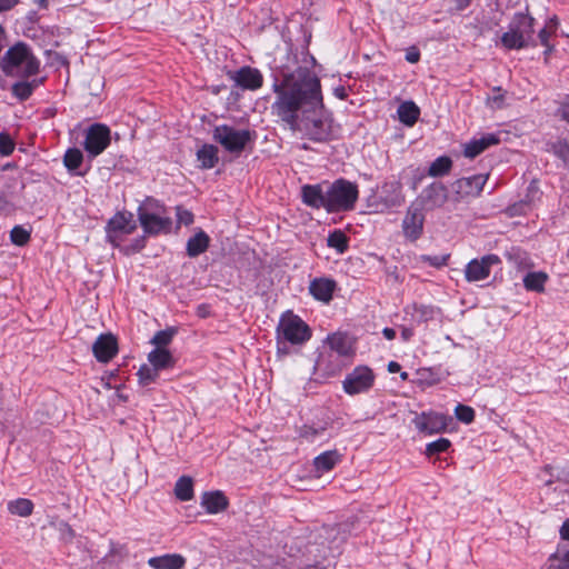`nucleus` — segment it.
Masks as SVG:
<instances>
[{
  "instance_id": "f257e3e1",
  "label": "nucleus",
  "mask_w": 569,
  "mask_h": 569,
  "mask_svg": "<svg viewBox=\"0 0 569 569\" xmlns=\"http://www.w3.org/2000/svg\"><path fill=\"white\" fill-rule=\"evenodd\" d=\"M273 91L271 112L290 130L298 126L303 113L323 108L320 79L308 69L299 70L297 77L286 76L280 83L276 81Z\"/></svg>"
},
{
  "instance_id": "f03ea898",
  "label": "nucleus",
  "mask_w": 569,
  "mask_h": 569,
  "mask_svg": "<svg viewBox=\"0 0 569 569\" xmlns=\"http://www.w3.org/2000/svg\"><path fill=\"white\" fill-rule=\"evenodd\" d=\"M358 198V184L345 178H339L331 183L301 187L302 202L312 209H325L328 213L353 210Z\"/></svg>"
},
{
  "instance_id": "7ed1b4c3",
  "label": "nucleus",
  "mask_w": 569,
  "mask_h": 569,
  "mask_svg": "<svg viewBox=\"0 0 569 569\" xmlns=\"http://www.w3.org/2000/svg\"><path fill=\"white\" fill-rule=\"evenodd\" d=\"M0 69L8 77L28 79L40 71V60L33 54L29 44L18 41L0 59Z\"/></svg>"
},
{
  "instance_id": "20e7f679",
  "label": "nucleus",
  "mask_w": 569,
  "mask_h": 569,
  "mask_svg": "<svg viewBox=\"0 0 569 569\" xmlns=\"http://www.w3.org/2000/svg\"><path fill=\"white\" fill-rule=\"evenodd\" d=\"M536 19L528 12H516L509 22L508 30L502 33L500 41L507 50H521L525 48H536L538 46L535 38Z\"/></svg>"
},
{
  "instance_id": "39448f33",
  "label": "nucleus",
  "mask_w": 569,
  "mask_h": 569,
  "mask_svg": "<svg viewBox=\"0 0 569 569\" xmlns=\"http://www.w3.org/2000/svg\"><path fill=\"white\" fill-rule=\"evenodd\" d=\"M322 108L313 109L301 116L298 126L292 131L303 133L313 142H329L336 138V129L331 116L321 111Z\"/></svg>"
},
{
  "instance_id": "423d86ee",
  "label": "nucleus",
  "mask_w": 569,
  "mask_h": 569,
  "mask_svg": "<svg viewBox=\"0 0 569 569\" xmlns=\"http://www.w3.org/2000/svg\"><path fill=\"white\" fill-rule=\"evenodd\" d=\"M311 329L299 316L290 311L287 312L280 318L277 327L278 352L287 353L286 342L303 345L311 338Z\"/></svg>"
},
{
  "instance_id": "0eeeda50",
  "label": "nucleus",
  "mask_w": 569,
  "mask_h": 569,
  "mask_svg": "<svg viewBox=\"0 0 569 569\" xmlns=\"http://www.w3.org/2000/svg\"><path fill=\"white\" fill-rule=\"evenodd\" d=\"M212 137L226 151L238 157L249 144L254 143L257 132L249 129H236L229 124H220L214 127Z\"/></svg>"
},
{
  "instance_id": "6e6552de",
  "label": "nucleus",
  "mask_w": 569,
  "mask_h": 569,
  "mask_svg": "<svg viewBox=\"0 0 569 569\" xmlns=\"http://www.w3.org/2000/svg\"><path fill=\"white\" fill-rule=\"evenodd\" d=\"M138 228L134 216L131 211H117L106 224V233L108 242L113 247H119L123 236L133 233Z\"/></svg>"
},
{
  "instance_id": "1a4fd4ad",
  "label": "nucleus",
  "mask_w": 569,
  "mask_h": 569,
  "mask_svg": "<svg viewBox=\"0 0 569 569\" xmlns=\"http://www.w3.org/2000/svg\"><path fill=\"white\" fill-rule=\"evenodd\" d=\"M110 143L111 130L107 124L96 122L86 129L82 146L90 160L101 154Z\"/></svg>"
},
{
  "instance_id": "9d476101",
  "label": "nucleus",
  "mask_w": 569,
  "mask_h": 569,
  "mask_svg": "<svg viewBox=\"0 0 569 569\" xmlns=\"http://www.w3.org/2000/svg\"><path fill=\"white\" fill-rule=\"evenodd\" d=\"M376 375L368 366H357L342 381V389L349 396L368 392L375 385Z\"/></svg>"
},
{
  "instance_id": "9b49d317",
  "label": "nucleus",
  "mask_w": 569,
  "mask_h": 569,
  "mask_svg": "<svg viewBox=\"0 0 569 569\" xmlns=\"http://www.w3.org/2000/svg\"><path fill=\"white\" fill-rule=\"evenodd\" d=\"M449 198L447 187L440 181H433L427 186L412 202V207L431 211L441 208Z\"/></svg>"
},
{
  "instance_id": "f8f14e48",
  "label": "nucleus",
  "mask_w": 569,
  "mask_h": 569,
  "mask_svg": "<svg viewBox=\"0 0 569 569\" xmlns=\"http://www.w3.org/2000/svg\"><path fill=\"white\" fill-rule=\"evenodd\" d=\"M452 421L450 416L436 411H423L412 420L416 429L425 435L440 433L447 430L448 425Z\"/></svg>"
},
{
  "instance_id": "ddd939ff",
  "label": "nucleus",
  "mask_w": 569,
  "mask_h": 569,
  "mask_svg": "<svg viewBox=\"0 0 569 569\" xmlns=\"http://www.w3.org/2000/svg\"><path fill=\"white\" fill-rule=\"evenodd\" d=\"M500 262V257L495 253L485 254L479 259L475 258L467 263L465 278L468 282L485 280L490 276L491 267Z\"/></svg>"
},
{
  "instance_id": "4468645a",
  "label": "nucleus",
  "mask_w": 569,
  "mask_h": 569,
  "mask_svg": "<svg viewBox=\"0 0 569 569\" xmlns=\"http://www.w3.org/2000/svg\"><path fill=\"white\" fill-rule=\"evenodd\" d=\"M227 76L241 90L257 91L263 86V76L257 68L243 66L234 71H228Z\"/></svg>"
},
{
  "instance_id": "2eb2a0df",
  "label": "nucleus",
  "mask_w": 569,
  "mask_h": 569,
  "mask_svg": "<svg viewBox=\"0 0 569 569\" xmlns=\"http://www.w3.org/2000/svg\"><path fill=\"white\" fill-rule=\"evenodd\" d=\"M487 180L488 174L481 173L457 179L451 184V189L455 194V201H460L467 197L479 196Z\"/></svg>"
},
{
  "instance_id": "dca6fc26",
  "label": "nucleus",
  "mask_w": 569,
  "mask_h": 569,
  "mask_svg": "<svg viewBox=\"0 0 569 569\" xmlns=\"http://www.w3.org/2000/svg\"><path fill=\"white\" fill-rule=\"evenodd\" d=\"M138 221L143 232L149 237L169 234L172 230V219L166 214L140 213Z\"/></svg>"
},
{
  "instance_id": "f3484780",
  "label": "nucleus",
  "mask_w": 569,
  "mask_h": 569,
  "mask_svg": "<svg viewBox=\"0 0 569 569\" xmlns=\"http://www.w3.org/2000/svg\"><path fill=\"white\" fill-rule=\"evenodd\" d=\"M118 340L112 333H101L92 345L97 361L107 363L118 353Z\"/></svg>"
},
{
  "instance_id": "a211bd4d",
  "label": "nucleus",
  "mask_w": 569,
  "mask_h": 569,
  "mask_svg": "<svg viewBox=\"0 0 569 569\" xmlns=\"http://www.w3.org/2000/svg\"><path fill=\"white\" fill-rule=\"evenodd\" d=\"M422 211V209H418L411 204L408 208L407 214L402 221L403 233L408 239L412 241L419 239L422 234L425 222V216Z\"/></svg>"
},
{
  "instance_id": "6ab92c4d",
  "label": "nucleus",
  "mask_w": 569,
  "mask_h": 569,
  "mask_svg": "<svg viewBox=\"0 0 569 569\" xmlns=\"http://www.w3.org/2000/svg\"><path fill=\"white\" fill-rule=\"evenodd\" d=\"M379 199L387 208L401 206L405 201L401 182L396 179L383 182L379 190Z\"/></svg>"
},
{
  "instance_id": "aec40b11",
  "label": "nucleus",
  "mask_w": 569,
  "mask_h": 569,
  "mask_svg": "<svg viewBox=\"0 0 569 569\" xmlns=\"http://www.w3.org/2000/svg\"><path fill=\"white\" fill-rule=\"evenodd\" d=\"M337 282L333 279L320 277L310 281L309 292L318 301L328 303L332 300Z\"/></svg>"
},
{
  "instance_id": "412c9836",
  "label": "nucleus",
  "mask_w": 569,
  "mask_h": 569,
  "mask_svg": "<svg viewBox=\"0 0 569 569\" xmlns=\"http://www.w3.org/2000/svg\"><path fill=\"white\" fill-rule=\"evenodd\" d=\"M500 143V138L497 133H487L480 138H475L465 144L463 154L466 158L473 159L482 153L491 146Z\"/></svg>"
},
{
  "instance_id": "4be33fe9",
  "label": "nucleus",
  "mask_w": 569,
  "mask_h": 569,
  "mask_svg": "<svg viewBox=\"0 0 569 569\" xmlns=\"http://www.w3.org/2000/svg\"><path fill=\"white\" fill-rule=\"evenodd\" d=\"M327 345L330 349L329 358L349 357L352 355V345L346 333L336 332L327 338Z\"/></svg>"
},
{
  "instance_id": "5701e85b",
  "label": "nucleus",
  "mask_w": 569,
  "mask_h": 569,
  "mask_svg": "<svg viewBox=\"0 0 569 569\" xmlns=\"http://www.w3.org/2000/svg\"><path fill=\"white\" fill-rule=\"evenodd\" d=\"M201 506L208 513L214 515L224 511L229 506V501L220 490L204 491L201 496Z\"/></svg>"
},
{
  "instance_id": "b1692460",
  "label": "nucleus",
  "mask_w": 569,
  "mask_h": 569,
  "mask_svg": "<svg viewBox=\"0 0 569 569\" xmlns=\"http://www.w3.org/2000/svg\"><path fill=\"white\" fill-rule=\"evenodd\" d=\"M541 194L542 192L539 189L538 182L536 180H532L527 187L525 198L521 199L519 202L510 206L508 208V211L510 212L511 216L522 214L525 212L526 207H530L532 203L540 200Z\"/></svg>"
},
{
  "instance_id": "393cba45",
  "label": "nucleus",
  "mask_w": 569,
  "mask_h": 569,
  "mask_svg": "<svg viewBox=\"0 0 569 569\" xmlns=\"http://www.w3.org/2000/svg\"><path fill=\"white\" fill-rule=\"evenodd\" d=\"M210 246V237L202 230L199 229L192 237L187 241L186 252L190 258H196L208 250Z\"/></svg>"
},
{
  "instance_id": "a878e982",
  "label": "nucleus",
  "mask_w": 569,
  "mask_h": 569,
  "mask_svg": "<svg viewBox=\"0 0 569 569\" xmlns=\"http://www.w3.org/2000/svg\"><path fill=\"white\" fill-rule=\"evenodd\" d=\"M148 563L153 569H182L186 565V559L178 553H168L152 557L148 560Z\"/></svg>"
},
{
  "instance_id": "bb28decb",
  "label": "nucleus",
  "mask_w": 569,
  "mask_h": 569,
  "mask_svg": "<svg viewBox=\"0 0 569 569\" xmlns=\"http://www.w3.org/2000/svg\"><path fill=\"white\" fill-rule=\"evenodd\" d=\"M148 361L159 371L173 368L176 363L172 353L166 348L153 349L148 355Z\"/></svg>"
},
{
  "instance_id": "cd10ccee",
  "label": "nucleus",
  "mask_w": 569,
  "mask_h": 569,
  "mask_svg": "<svg viewBox=\"0 0 569 569\" xmlns=\"http://www.w3.org/2000/svg\"><path fill=\"white\" fill-rule=\"evenodd\" d=\"M341 455L338 450H328L313 459V467L317 472L325 473L329 472L335 468V466L340 462Z\"/></svg>"
},
{
  "instance_id": "c85d7f7f",
  "label": "nucleus",
  "mask_w": 569,
  "mask_h": 569,
  "mask_svg": "<svg viewBox=\"0 0 569 569\" xmlns=\"http://www.w3.org/2000/svg\"><path fill=\"white\" fill-rule=\"evenodd\" d=\"M43 80L44 78L33 79L32 81H17L11 87V93L19 101L23 102L32 96L34 89L38 88Z\"/></svg>"
},
{
  "instance_id": "c756f323",
  "label": "nucleus",
  "mask_w": 569,
  "mask_h": 569,
  "mask_svg": "<svg viewBox=\"0 0 569 569\" xmlns=\"http://www.w3.org/2000/svg\"><path fill=\"white\" fill-rule=\"evenodd\" d=\"M218 147L214 144L204 143L197 151V160L200 162L201 169H212L219 161Z\"/></svg>"
},
{
  "instance_id": "7c9ffc66",
  "label": "nucleus",
  "mask_w": 569,
  "mask_h": 569,
  "mask_svg": "<svg viewBox=\"0 0 569 569\" xmlns=\"http://www.w3.org/2000/svg\"><path fill=\"white\" fill-rule=\"evenodd\" d=\"M342 362L339 358H329V353L322 352L317 360V369L326 377H333L341 371Z\"/></svg>"
},
{
  "instance_id": "2f4dec72",
  "label": "nucleus",
  "mask_w": 569,
  "mask_h": 569,
  "mask_svg": "<svg viewBox=\"0 0 569 569\" xmlns=\"http://www.w3.org/2000/svg\"><path fill=\"white\" fill-rule=\"evenodd\" d=\"M400 122L412 127L419 119L420 109L413 101L402 102L397 110Z\"/></svg>"
},
{
  "instance_id": "473e14b6",
  "label": "nucleus",
  "mask_w": 569,
  "mask_h": 569,
  "mask_svg": "<svg viewBox=\"0 0 569 569\" xmlns=\"http://www.w3.org/2000/svg\"><path fill=\"white\" fill-rule=\"evenodd\" d=\"M546 151L552 153L561 160L565 167L569 168V140L567 138H558L555 141L547 142Z\"/></svg>"
},
{
  "instance_id": "72a5a7b5",
  "label": "nucleus",
  "mask_w": 569,
  "mask_h": 569,
  "mask_svg": "<svg viewBox=\"0 0 569 569\" xmlns=\"http://www.w3.org/2000/svg\"><path fill=\"white\" fill-rule=\"evenodd\" d=\"M83 162V153L78 148H69L63 157V164L68 169L69 172L74 173L77 176H84L86 172H79L78 169L81 167Z\"/></svg>"
},
{
  "instance_id": "f704fd0d",
  "label": "nucleus",
  "mask_w": 569,
  "mask_h": 569,
  "mask_svg": "<svg viewBox=\"0 0 569 569\" xmlns=\"http://www.w3.org/2000/svg\"><path fill=\"white\" fill-rule=\"evenodd\" d=\"M451 169V158L448 156H440L430 163L427 174L432 178H441L449 174Z\"/></svg>"
},
{
  "instance_id": "c9c22d12",
  "label": "nucleus",
  "mask_w": 569,
  "mask_h": 569,
  "mask_svg": "<svg viewBox=\"0 0 569 569\" xmlns=\"http://www.w3.org/2000/svg\"><path fill=\"white\" fill-rule=\"evenodd\" d=\"M547 280H548V274L543 271L528 272L523 277V287L528 291L543 292L545 284H546Z\"/></svg>"
},
{
  "instance_id": "e433bc0d",
  "label": "nucleus",
  "mask_w": 569,
  "mask_h": 569,
  "mask_svg": "<svg viewBox=\"0 0 569 569\" xmlns=\"http://www.w3.org/2000/svg\"><path fill=\"white\" fill-rule=\"evenodd\" d=\"M174 495L180 501H189L193 498V481L191 477H180L174 486Z\"/></svg>"
},
{
  "instance_id": "4c0bfd02",
  "label": "nucleus",
  "mask_w": 569,
  "mask_h": 569,
  "mask_svg": "<svg viewBox=\"0 0 569 569\" xmlns=\"http://www.w3.org/2000/svg\"><path fill=\"white\" fill-rule=\"evenodd\" d=\"M166 206L160 200L153 197H146V199L139 204L137 209L138 217H140V213L166 214Z\"/></svg>"
},
{
  "instance_id": "58836bf2",
  "label": "nucleus",
  "mask_w": 569,
  "mask_h": 569,
  "mask_svg": "<svg viewBox=\"0 0 569 569\" xmlns=\"http://www.w3.org/2000/svg\"><path fill=\"white\" fill-rule=\"evenodd\" d=\"M8 511L11 515L28 517L33 511V502L27 498H18L8 502Z\"/></svg>"
},
{
  "instance_id": "ea45409f",
  "label": "nucleus",
  "mask_w": 569,
  "mask_h": 569,
  "mask_svg": "<svg viewBox=\"0 0 569 569\" xmlns=\"http://www.w3.org/2000/svg\"><path fill=\"white\" fill-rule=\"evenodd\" d=\"M327 246L336 249L338 253H343L349 248V238L342 230L336 229L329 233Z\"/></svg>"
},
{
  "instance_id": "a19ab883",
  "label": "nucleus",
  "mask_w": 569,
  "mask_h": 569,
  "mask_svg": "<svg viewBox=\"0 0 569 569\" xmlns=\"http://www.w3.org/2000/svg\"><path fill=\"white\" fill-rule=\"evenodd\" d=\"M559 21L556 16L548 19L545 27L538 32V44L547 46L550 42V38L556 34L558 30Z\"/></svg>"
},
{
  "instance_id": "79ce46f5",
  "label": "nucleus",
  "mask_w": 569,
  "mask_h": 569,
  "mask_svg": "<svg viewBox=\"0 0 569 569\" xmlns=\"http://www.w3.org/2000/svg\"><path fill=\"white\" fill-rule=\"evenodd\" d=\"M329 423L323 422L319 426L315 425H303L299 429V437L306 439L307 441L312 442L317 437L323 435V432L328 429Z\"/></svg>"
},
{
  "instance_id": "37998d69",
  "label": "nucleus",
  "mask_w": 569,
  "mask_h": 569,
  "mask_svg": "<svg viewBox=\"0 0 569 569\" xmlns=\"http://www.w3.org/2000/svg\"><path fill=\"white\" fill-rule=\"evenodd\" d=\"M139 383L143 387L153 383L159 378V370L153 366L142 365L137 372Z\"/></svg>"
},
{
  "instance_id": "c03bdc74",
  "label": "nucleus",
  "mask_w": 569,
  "mask_h": 569,
  "mask_svg": "<svg viewBox=\"0 0 569 569\" xmlns=\"http://www.w3.org/2000/svg\"><path fill=\"white\" fill-rule=\"evenodd\" d=\"M177 332H178V329L174 327H170L164 330H159L156 332V335L151 339V343L157 346V348H164L171 343V341Z\"/></svg>"
},
{
  "instance_id": "a18cd8bd",
  "label": "nucleus",
  "mask_w": 569,
  "mask_h": 569,
  "mask_svg": "<svg viewBox=\"0 0 569 569\" xmlns=\"http://www.w3.org/2000/svg\"><path fill=\"white\" fill-rule=\"evenodd\" d=\"M412 309V317L419 323L428 322L435 318L436 311L432 306L413 303Z\"/></svg>"
},
{
  "instance_id": "49530a36",
  "label": "nucleus",
  "mask_w": 569,
  "mask_h": 569,
  "mask_svg": "<svg viewBox=\"0 0 569 569\" xmlns=\"http://www.w3.org/2000/svg\"><path fill=\"white\" fill-rule=\"evenodd\" d=\"M147 237H149V236L143 232L142 236L134 238L130 243H128L123 247L119 246L118 248L126 256H131V254L138 253L146 248Z\"/></svg>"
},
{
  "instance_id": "de8ad7c7",
  "label": "nucleus",
  "mask_w": 569,
  "mask_h": 569,
  "mask_svg": "<svg viewBox=\"0 0 569 569\" xmlns=\"http://www.w3.org/2000/svg\"><path fill=\"white\" fill-rule=\"evenodd\" d=\"M451 446V442L447 438H439L436 441H432L426 447V456L432 457L442 452H446Z\"/></svg>"
},
{
  "instance_id": "09e8293b",
  "label": "nucleus",
  "mask_w": 569,
  "mask_h": 569,
  "mask_svg": "<svg viewBox=\"0 0 569 569\" xmlns=\"http://www.w3.org/2000/svg\"><path fill=\"white\" fill-rule=\"evenodd\" d=\"M505 256L509 262H512L518 268H525L528 266V254L520 248H511Z\"/></svg>"
},
{
  "instance_id": "8fccbe9b",
  "label": "nucleus",
  "mask_w": 569,
  "mask_h": 569,
  "mask_svg": "<svg viewBox=\"0 0 569 569\" xmlns=\"http://www.w3.org/2000/svg\"><path fill=\"white\" fill-rule=\"evenodd\" d=\"M455 416L460 422L470 425L475 421L476 412L470 406L459 403L455 408Z\"/></svg>"
},
{
  "instance_id": "3c124183",
  "label": "nucleus",
  "mask_w": 569,
  "mask_h": 569,
  "mask_svg": "<svg viewBox=\"0 0 569 569\" xmlns=\"http://www.w3.org/2000/svg\"><path fill=\"white\" fill-rule=\"evenodd\" d=\"M11 242L16 246H24L30 240V232L21 226H14L10 232Z\"/></svg>"
},
{
  "instance_id": "603ef678",
  "label": "nucleus",
  "mask_w": 569,
  "mask_h": 569,
  "mask_svg": "<svg viewBox=\"0 0 569 569\" xmlns=\"http://www.w3.org/2000/svg\"><path fill=\"white\" fill-rule=\"evenodd\" d=\"M176 217H177V229L181 226H191L194 221V214L186 209L183 206L176 207Z\"/></svg>"
},
{
  "instance_id": "864d4df0",
  "label": "nucleus",
  "mask_w": 569,
  "mask_h": 569,
  "mask_svg": "<svg viewBox=\"0 0 569 569\" xmlns=\"http://www.w3.org/2000/svg\"><path fill=\"white\" fill-rule=\"evenodd\" d=\"M14 141L7 132H0V154L3 157L10 156L14 150Z\"/></svg>"
},
{
  "instance_id": "5fc2aeb1",
  "label": "nucleus",
  "mask_w": 569,
  "mask_h": 569,
  "mask_svg": "<svg viewBox=\"0 0 569 569\" xmlns=\"http://www.w3.org/2000/svg\"><path fill=\"white\" fill-rule=\"evenodd\" d=\"M421 259H422L423 262H427L431 267L441 268V267L448 264V261L450 259V254L449 253L441 254V256L425 254V256L421 257Z\"/></svg>"
},
{
  "instance_id": "6e6d98bb",
  "label": "nucleus",
  "mask_w": 569,
  "mask_h": 569,
  "mask_svg": "<svg viewBox=\"0 0 569 569\" xmlns=\"http://www.w3.org/2000/svg\"><path fill=\"white\" fill-rule=\"evenodd\" d=\"M556 117L569 123V94H566L559 102L556 110Z\"/></svg>"
},
{
  "instance_id": "4d7b16f0",
  "label": "nucleus",
  "mask_w": 569,
  "mask_h": 569,
  "mask_svg": "<svg viewBox=\"0 0 569 569\" xmlns=\"http://www.w3.org/2000/svg\"><path fill=\"white\" fill-rule=\"evenodd\" d=\"M495 92L493 96L487 99L488 103H490L493 108L501 109L505 106V91L501 87H495L492 89Z\"/></svg>"
},
{
  "instance_id": "13d9d810",
  "label": "nucleus",
  "mask_w": 569,
  "mask_h": 569,
  "mask_svg": "<svg viewBox=\"0 0 569 569\" xmlns=\"http://www.w3.org/2000/svg\"><path fill=\"white\" fill-rule=\"evenodd\" d=\"M420 57H421L420 50L416 46H412L407 49L405 59L409 63H417V62H419Z\"/></svg>"
},
{
  "instance_id": "bf43d9fd",
  "label": "nucleus",
  "mask_w": 569,
  "mask_h": 569,
  "mask_svg": "<svg viewBox=\"0 0 569 569\" xmlns=\"http://www.w3.org/2000/svg\"><path fill=\"white\" fill-rule=\"evenodd\" d=\"M569 566V550L563 555L561 559L558 560V563H550L548 569H563Z\"/></svg>"
},
{
  "instance_id": "052dcab7",
  "label": "nucleus",
  "mask_w": 569,
  "mask_h": 569,
  "mask_svg": "<svg viewBox=\"0 0 569 569\" xmlns=\"http://www.w3.org/2000/svg\"><path fill=\"white\" fill-rule=\"evenodd\" d=\"M12 203L4 194H0V213H9L12 210Z\"/></svg>"
},
{
  "instance_id": "680f3d73",
  "label": "nucleus",
  "mask_w": 569,
  "mask_h": 569,
  "mask_svg": "<svg viewBox=\"0 0 569 569\" xmlns=\"http://www.w3.org/2000/svg\"><path fill=\"white\" fill-rule=\"evenodd\" d=\"M20 0H0V13L13 9Z\"/></svg>"
},
{
  "instance_id": "e2e57ef3",
  "label": "nucleus",
  "mask_w": 569,
  "mask_h": 569,
  "mask_svg": "<svg viewBox=\"0 0 569 569\" xmlns=\"http://www.w3.org/2000/svg\"><path fill=\"white\" fill-rule=\"evenodd\" d=\"M559 533L562 540H569V518L563 521Z\"/></svg>"
},
{
  "instance_id": "0e129e2a",
  "label": "nucleus",
  "mask_w": 569,
  "mask_h": 569,
  "mask_svg": "<svg viewBox=\"0 0 569 569\" xmlns=\"http://www.w3.org/2000/svg\"><path fill=\"white\" fill-rule=\"evenodd\" d=\"M197 315L200 317V318H206L209 316V307L208 305H200L198 306L197 308Z\"/></svg>"
},
{
  "instance_id": "69168bd1",
  "label": "nucleus",
  "mask_w": 569,
  "mask_h": 569,
  "mask_svg": "<svg viewBox=\"0 0 569 569\" xmlns=\"http://www.w3.org/2000/svg\"><path fill=\"white\" fill-rule=\"evenodd\" d=\"M335 96L341 100H345L347 98V91L343 86H339L335 89Z\"/></svg>"
},
{
  "instance_id": "338daca9",
  "label": "nucleus",
  "mask_w": 569,
  "mask_h": 569,
  "mask_svg": "<svg viewBox=\"0 0 569 569\" xmlns=\"http://www.w3.org/2000/svg\"><path fill=\"white\" fill-rule=\"evenodd\" d=\"M471 2L472 0H456V9L462 11L467 9Z\"/></svg>"
},
{
  "instance_id": "774afa93",
  "label": "nucleus",
  "mask_w": 569,
  "mask_h": 569,
  "mask_svg": "<svg viewBox=\"0 0 569 569\" xmlns=\"http://www.w3.org/2000/svg\"><path fill=\"white\" fill-rule=\"evenodd\" d=\"M382 333H383L385 338L388 339V340H392V339L396 338V330L392 329V328L386 327L382 330Z\"/></svg>"
}]
</instances>
